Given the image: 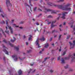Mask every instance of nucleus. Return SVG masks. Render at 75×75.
Returning a JSON list of instances; mask_svg holds the SVG:
<instances>
[{"instance_id":"55","label":"nucleus","mask_w":75,"mask_h":75,"mask_svg":"<svg viewBox=\"0 0 75 75\" xmlns=\"http://www.w3.org/2000/svg\"><path fill=\"white\" fill-rule=\"evenodd\" d=\"M42 53V52L41 51H40L39 52V54H41Z\"/></svg>"},{"instance_id":"12","label":"nucleus","mask_w":75,"mask_h":75,"mask_svg":"<svg viewBox=\"0 0 75 75\" xmlns=\"http://www.w3.org/2000/svg\"><path fill=\"white\" fill-rule=\"evenodd\" d=\"M1 31L2 32V34H3L4 35V36H5V37H6V35L4 33V32H3V30L1 28H0V31Z\"/></svg>"},{"instance_id":"34","label":"nucleus","mask_w":75,"mask_h":75,"mask_svg":"<svg viewBox=\"0 0 75 75\" xmlns=\"http://www.w3.org/2000/svg\"><path fill=\"white\" fill-rule=\"evenodd\" d=\"M71 37V36L70 35H69L67 36V39H69V37Z\"/></svg>"},{"instance_id":"54","label":"nucleus","mask_w":75,"mask_h":75,"mask_svg":"<svg viewBox=\"0 0 75 75\" xmlns=\"http://www.w3.org/2000/svg\"><path fill=\"white\" fill-rule=\"evenodd\" d=\"M60 17L59 16L58 18H57V20H59V18Z\"/></svg>"},{"instance_id":"46","label":"nucleus","mask_w":75,"mask_h":75,"mask_svg":"<svg viewBox=\"0 0 75 75\" xmlns=\"http://www.w3.org/2000/svg\"><path fill=\"white\" fill-rule=\"evenodd\" d=\"M65 24H66V22H64L63 25H65Z\"/></svg>"},{"instance_id":"22","label":"nucleus","mask_w":75,"mask_h":75,"mask_svg":"<svg viewBox=\"0 0 75 75\" xmlns=\"http://www.w3.org/2000/svg\"><path fill=\"white\" fill-rule=\"evenodd\" d=\"M29 36L30 37L29 38H28L29 41H30V40H31V37H32V36L31 35H29Z\"/></svg>"},{"instance_id":"26","label":"nucleus","mask_w":75,"mask_h":75,"mask_svg":"<svg viewBox=\"0 0 75 75\" xmlns=\"http://www.w3.org/2000/svg\"><path fill=\"white\" fill-rule=\"evenodd\" d=\"M37 7H35L34 8L33 11H36V10H37Z\"/></svg>"},{"instance_id":"53","label":"nucleus","mask_w":75,"mask_h":75,"mask_svg":"<svg viewBox=\"0 0 75 75\" xmlns=\"http://www.w3.org/2000/svg\"><path fill=\"white\" fill-rule=\"evenodd\" d=\"M34 64H31L30 65L31 66H33Z\"/></svg>"},{"instance_id":"41","label":"nucleus","mask_w":75,"mask_h":75,"mask_svg":"<svg viewBox=\"0 0 75 75\" xmlns=\"http://www.w3.org/2000/svg\"><path fill=\"white\" fill-rule=\"evenodd\" d=\"M52 38H50V41H52Z\"/></svg>"},{"instance_id":"19","label":"nucleus","mask_w":75,"mask_h":75,"mask_svg":"<svg viewBox=\"0 0 75 75\" xmlns=\"http://www.w3.org/2000/svg\"><path fill=\"white\" fill-rule=\"evenodd\" d=\"M47 4H48L49 6H52V3L50 2H47Z\"/></svg>"},{"instance_id":"27","label":"nucleus","mask_w":75,"mask_h":75,"mask_svg":"<svg viewBox=\"0 0 75 75\" xmlns=\"http://www.w3.org/2000/svg\"><path fill=\"white\" fill-rule=\"evenodd\" d=\"M13 27H19L18 26H16V24H13Z\"/></svg>"},{"instance_id":"1","label":"nucleus","mask_w":75,"mask_h":75,"mask_svg":"<svg viewBox=\"0 0 75 75\" xmlns=\"http://www.w3.org/2000/svg\"><path fill=\"white\" fill-rule=\"evenodd\" d=\"M55 7H57V6L58 7V8H60V9H62L63 10H65L66 11H67V10H71V8H68V7L69 6V4H67L65 5L64 6H63L62 5H57L56 4L53 5Z\"/></svg>"},{"instance_id":"64","label":"nucleus","mask_w":75,"mask_h":75,"mask_svg":"<svg viewBox=\"0 0 75 75\" xmlns=\"http://www.w3.org/2000/svg\"><path fill=\"white\" fill-rule=\"evenodd\" d=\"M6 30H7L8 28L7 27H6Z\"/></svg>"},{"instance_id":"52","label":"nucleus","mask_w":75,"mask_h":75,"mask_svg":"<svg viewBox=\"0 0 75 75\" xmlns=\"http://www.w3.org/2000/svg\"><path fill=\"white\" fill-rule=\"evenodd\" d=\"M26 45H28V42H26Z\"/></svg>"},{"instance_id":"31","label":"nucleus","mask_w":75,"mask_h":75,"mask_svg":"<svg viewBox=\"0 0 75 75\" xmlns=\"http://www.w3.org/2000/svg\"><path fill=\"white\" fill-rule=\"evenodd\" d=\"M66 51H67V50H66L65 51H64L62 54V55H65V54H66Z\"/></svg>"},{"instance_id":"49","label":"nucleus","mask_w":75,"mask_h":75,"mask_svg":"<svg viewBox=\"0 0 75 75\" xmlns=\"http://www.w3.org/2000/svg\"><path fill=\"white\" fill-rule=\"evenodd\" d=\"M44 50V48H43L42 49V51H43Z\"/></svg>"},{"instance_id":"35","label":"nucleus","mask_w":75,"mask_h":75,"mask_svg":"<svg viewBox=\"0 0 75 75\" xmlns=\"http://www.w3.org/2000/svg\"><path fill=\"white\" fill-rule=\"evenodd\" d=\"M58 32V31H55V30H53L52 31V33H55V32Z\"/></svg>"},{"instance_id":"32","label":"nucleus","mask_w":75,"mask_h":75,"mask_svg":"<svg viewBox=\"0 0 75 75\" xmlns=\"http://www.w3.org/2000/svg\"><path fill=\"white\" fill-rule=\"evenodd\" d=\"M68 64H67V66H65L64 67V68H65V69H67V68H68Z\"/></svg>"},{"instance_id":"48","label":"nucleus","mask_w":75,"mask_h":75,"mask_svg":"<svg viewBox=\"0 0 75 75\" xmlns=\"http://www.w3.org/2000/svg\"><path fill=\"white\" fill-rule=\"evenodd\" d=\"M46 21L47 22H48V21H49V20H47V19H46Z\"/></svg>"},{"instance_id":"33","label":"nucleus","mask_w":75,"mask_h":75,"mask_svg":"<svg viewBox=\"0 0 75 75\" xmlns=\"http://www.w3.org/2000/svg\"><path fill=\"white\" fill-rule=\"evenodd\" d=\"M27 51L28 53H30V52H31V50H27Z\"/></svg>"},{"instance_id":"39","label":"nucleus","mask_w":75,"mask_h":75,"mask_svg":"<svg viewBox=\"0 0 75 75\" xmlns=\"http://www.w3.org/2000/svg\"><path fill=\"white\" fill-rule=\"evenodd\" d=\"M36 25H40V24H39V23H38V22H37L36 23Z\"/></svg>"},{"instance_id":"7","label":"nucleus","mask_w":75,"mask_h":75,"mask_svg":"<svg viewBox=\"0 0 75 75\" xmlns=\"http://www.w3.org/2000/svg\"><path fill=\"white\" fill-rule=\"evenodd\" d=\"M12 57L13 58L14 60L15 61H17V55L15 54L12 56Z\"/></svg>"},{"instance_id":"2","label":"nucleus","mask_w":75,"mask_h":75,"mask_svg":"<svg viewBox=\"0 0 75 75\" xmlns=\"http://www.w3.org/2000/svg\"><path fill=\"white\" fill-rule=\"evenodd\" d=\"M6 0V4L7 6V7L8 10L9 11V12H10V9L8 8V6H10H10H11V4L10 3V1L9 0Z\"/></svg>"},{"instance_id":"61","label":"nucleus","mask_w":75,"mask_h":75,"mask_svg":"<svg viewBox=\"0 0 75 75\" xmlns=\"http://www.w3.org/2000/svg\"><path fill=\"white\" fill-rule=\"evenodd\" d=\"M45 29L43 31V33H45Z\"/></svg>"},{"instance_id":"58","label":"nucleus","mask_w":75,"mask_h":75,"mask_svg":"<svg viewBox=\"0 0 75 75\" xmlns=\"http://www.w3.org/2000/svg\"><path fill=\"white\" fill-rule=\"evenodd\" d=\"M47 24H51V22H49Z\"/></svg>"},{"instance_id":"8","label":"nucleus","mask_w":75,"mask_h":75,"mask_svg":"<svg viewBox=\"0 0 75 75\" xmlns=\"http://www.w3.org/2000/svg\"><path fill=\"white\" fill-rule=\"evenodd\" d=\"M56 22V20L54 21H53L52 23V24L51 25V28H53V27H55V26H57V25H54L53 24L54 23H55Z\"/></svg>"},{"instance_id":"16","label":"nucleus","mask_w":75,"mask_h":75,"mask_svg":"<svg viewBox=\"0 0 75 75\" xmlns=\"http://www.w3.org/2000/svg\"><path fill=\"white\" fill-rule=\"evenodd\" d=\"M45 38H44V36H42V38L40 39V41H44V40H45Z\"/></svg>"},{"instance_id":"42","label":"nucleus","mask_w":75,"mask_h":75,"mask_svg":"<svg viewBox=\"0 0 75 75\" xmlns=\"http://www.w3.org/2000/svg\"><path fill=\"white\" fill-rule=\"evenodd\" d=\"M41 15H42V14L41 13H40V14L38 16V17H40V16H41Z\"/></svg>"},{"instance_id":"63","label":"nucleus","mask_w":75,"mask_h":75,"mask_svg":"<svg viewBox=\"0 0 75 75\" xmlns=\"http://www.w3.org/2000/svg\"><path fill=\"white\" fill-rule=\"evenodd\" d=\"M62 26V25L61 24L60 25H59V27H61Z\"/></svg>"},{"instance_id":"15","label":"nucleus","mask_w":75,"mask_h":75,"mask_svg":"<svg viewBox=\"0 0 75 75\" xmlns=\"http://www.w3.org/2000/svg\"><path fill=\"white\" fill-rule=\"evenodd\" d=\"M25 7H27V6H28V7H30V11H32L31 7L30 6L26 4H25Z\"/></svg>"},{"instance_id":"5","label":"nucleus","mask_w":75,"mask_h":75,"mask_svg":"<svg viewBox=\"0 0 75 75\" xmlns=\"http://www.w3.org/2000/svg\"><path fill=\"white\" fill-rule=\"evenodd\" d=\"M6 24H7V27H8L9 28V30H10L11 33V34H13V30L11 28V26L9 27V26H8V25H7L8 24V22H7V20L6 21Z\"/></svg>"},{"instance_id":"60","label":"nucleus","mask_w":75,"mask_h":75,"mask_svg":"<svg viewBox=\"0 0 75 75\" xmlns=\"http://www.w3.org/2000/svg\"><path fill=\"white\" fill-rule=\"evenodd\" d=\"M2 22L4 24H5V22H4V21H2Z\"/></svg>"},{"instance_id":"9","label":"nucleus","mask_w":75,"mask_h":75,"mask_svg":"<svg viewBox=\"0 0 75 75\" xmlns=\"http://www.w3.org/2000/svg\"><path fill=\"white\" fill-rule=\"evenodd\" d=\"M65 14H68V12H64L62 13V16H63L61 17V18H62L63 19H65Z\"/></svg>"},{"instance_id":"29","label":"nucleus","mask_w":75,"mask_h":75,"mask_svg":"<svg viewBox=\"0 0 75 75\" xmlns=\"http://www.w3.org/2000/svg\"><path fill=\"white\" fill-rule=\"evenodd\" d=\"M5 33H7V34H9V31L8 30L7 31H5Z\"/></svg>"},{"instance_id":"21","label":"nucleus","mask_w":75,"mask_h":75,"mask_svg":"<svg viewBox=\"0 0 75 75\" xmlns=\"http://www.w3.org/2000/svg\"><path fill=\"white\" fill-rule=\"evenodd\" d=\"M13 39H14V40H12V39L11 40V42H14L16 40V39L15 38H14V37H13Z\"/></svg>"},{"instance_id":"56","label":"nucleus","mask_w":75,"mask_h":75,"mask_svg":"<svg viewBox=\"0 0 75 75\" xmlns=\"http://www.w3.org/2000/svg\"><path fill=\"white\" fill-rule=\"evenodd\" d=\"M4 61H5V57H4Z\"/></svg>"},{"instance_id":"44","label":"nucleus","mask_w":75,"mask_h":75,"mask_svg":"<svg viewBox=\"0 0 75 75\" xmlns=\"http://www.w3.org/2000/svg\"><path fill=\"white\" fill-rule=\"evenodd\" d=\"M38 10H39V11H42V10L40 9V8H38Z\"/></svg>"},{"instance_id":"36","label":"nucleus","mask_w":75,"mask_h":75,"mask_svg":"<svg viewBox=\"0 0 75 75\" xmlns=\"http://www.w3.org/2000/svg\"><path fill=\"white\" fill-rule=\"evenodd\" d=\"M62 63H65V61L63 59L62 60Z\"/></svg>"},{"instance_id":"13","label":"nucleus","mask_w":75,"mask_h":75,"mask_svg":"<svg viewBox=\"0 0 75 75\" xmlns=\"http://www.w3.org/2000/svg\"><path fill=\"white\" fill-rule=\"evenodd\" d=\"M38 0H29V3L31 7H33V5L31 4V1H37Z\"/></svg>"},{"instance_id":"47","label":"nucleus","mask_w":75,"mask_h":75,"mask_svg":"<svg viewBox=\"0 0 75 75\" xmlns=\"http://www.w3.org/2000/svg\"><path fill=\"white\" fill-rule=\"evenodd\" d=\"M50 72H53V70H51L50 71Z\"/></svg>"},{"instance_id":"18","label":"nucleus","mask_w":75,"mask_h":75,"mask_svg":"<svg viewBox=\"0 0 75 75\" xmlns=\"http://www.w3.org/2000/svg\"><path fill=\"white\" fill-rule=\"evenodd\" d=\"M49 46V45L48 43H47L46 44H45V48H47Z\"/></svg>"},{"instance_id":"40","label":"nucleus","mask_w":75,"mask_h":75,"mask_svg":"<svg viewBox=\"0 0 75 75\" xmlns=\"http://www.w3.org/2000/svg\"><path fill=\"white\" fill-rule=\"evenodd\" d=\"M61 35H60L59 37V39L60 40V38H61Z\"/></svg>"},{"instance_id":"59","label":"nucleus","mask_w":75,"mask_h":75,"mask_svg":"<svg viewBox=\"0 0 75 75\" xmlns=\"http://www.w3.org/2000/svg\"><path fill=\"white\" fill-rule=\"evenodd\" d=\"M14 20H12L11 21H12V22H14Z\"/></svg>"},{"instance_id":"28","label":"nucleus","mask_w":75,"mask_h":75,"mask_svg":"<svg viewBox=\"0 0 75 75\" xmlns=\"http://www.w3.org/2000/svg\"><path fill=\"white\" fill-rule=\"evenodd\" d=\"M52 16L51 15H49L47 17V18H52Z\"/></svg>"},{"instance_id":"10","label":"nucleus","mask_w":75,"mask_h":75,"mask_svg":"<svg viewBox=\"0 0 75 75\" xmlns=\"http://www.w3.org/2000/svg\"><path fill=\"white\" fill-rule=\"evenodd\" d=\"M0 12H2V14H1V16L2 17H4V13L3 11V9L1 8V7L0 6Z\"/></svg>"},{"instance_id":"37","label":"nucleus","mask_w":75,"mask_h":75,"mask_svg":"<svg viewBox=\"0 0 75 75\" xmlns=\"http://www.w3.org/2000/svg\"><path fill=\"white\" fill-rule=\"evenodd\" d=\"M60 59V56H59L58 58L57 59V60H59Z\"/></svg>"},{"instance_id":"43","label":"nucleus","mask_w":75,"mask_h":75,"mask_svg":"<svg viewBox=\"0 0 75 75\" xmlns=\"http://www.w3.org/2000/svg\"><path fill=\"white\" fill-rule=\"evenodd\" d=\"M19 58L20 59L21 61H22L23 60V59H21L20 57H19Z\"/></svg>"},{"instance_id":"3","label":"nucleus","mask_w":75,"mask_h":75,"mask_svg":"<svg viewBox=\"0 0 75 75\" xmlns=\"http://www.w3.org/2000/svg\"><path fill=\"white\" fill-rule=\"evenodd\" d=\"M45 10H46L47 11H51V13H54L56 14L57 12H58V11H54L49 9L45 8Z\"/></svg>"},{"instance_id":"6","label":"nucleus","mask_w":75,"mask_h":75,"mask_svg":"<svg viewBox=\"0 0 75 75\" xmlns=\"http://www.w3.org/2000/svg\"><path fill=\"white\" fill-rule=\"evenodd\" d=\"M73 43H74V44L71 43V42H69V43L70 44L71 47H72H72L70 48V49H72V48H73L74 47V46H75V40L73 41Z\"/></svg>"},{"instance_id":"51","label":"nucleus","mask_w":75,"mask_h":75,"mask_svg":"<svg viewBox=\"0 0 75 75\" xmlns=\"http://www.w3.org/2000/svg\"><path fill=\"white\" fill-rule=\"evenodd\" d=\"M59 52H60V51H61V49H60L59 50Z\"/></svg>"},{"instance_id":"57","label":"nucleus","mask_w":75,"mask_h":75,"mask_svg":"<svg viewBox=\"0 0 75 75\" xmlns=\"http://www.w3.org/2000/svg\"><path fill=\"white\" fill-rule=\"evenodd\" d=\"M20 28H21V29H22L23 28V27H19Z\"/></svg>"},{"instance_id":"14","label":"nucleus","mask_w":75,"mask_h":75,"mask_svg":"<svg viewBox=\"0 0 75 75\" xmlns=\"http://www.w3.org/2000/svg\"><path fill=\"white\" fill-rule=\"evenodd\" d=\"M18 73L19 75H20L21 74H22V71L21 70H19L18 71Z\"/></svg>"},{"instance_id":"30","label":"nucleus","mask_w":75,"mask_h":75,"mask_svg":"<svg viewBox=\"0 0 75 75\" xmlns=\"http://www.w3.org/2000/svg\"><path fill=\"white\" fill-rule=\"evenodd\" d=\"M3 41L5 43V44H7V41H6V40H3Z\"/></svg>"},{"instance_id":"20","label":"nucleus","mask_w":75,"mask_h":75,"mask_svg":"<svg viewBox=\"0 0 75 75\" xmlns=\"http://www.w3.org/2000/svg\"><path fill=\"white\" fill-rule=\"evenodd\" d=\"M8 44L11 46V47H14V45H12L11 43H10V42H8Z\"/></svg>"},{"instance_id":"45","label":"nucleus","mask_w":75,"mask_h":75,"mask_svg":"<svg viewBox=\"0 0 75 75\" xmlns=\"http://www.w3.org/2000/svg\"><path fill=\"white\" fill-rule=\"evenodd\" d=\"M23 38H26V36H25V35H24L23 36Z\"/></svg>"},{"instance_id":"50","label":"nucleus","mask_w":75,"mask_h":75,"mask_svg":"<svg viewBox=\"0 0 75 75\" xmlns=\"http://www.w3.org/2000/svg\"><path fill=\"white\" fill-rule=\"evenodd\" d=\"M35 69L33 71H32V72H35Z\"/></svg>"},{"instance_id":"4","label":"nucleus","mask_w":75,"mask_h":75,"mask_svg":"<svg viewBox=\"0 0 75 75\" xmlns=\"http://www.w3.org/2000/svg\"><path fill=\"white\" fill-rule=\"evenodd\" d=\"M2 45H3L4 48H5L3 50V51L5 52L6 54H7V55H8V52L7 51V50H6V49H7V50H8V49L7 48V47H5V46L3 44H2Z\"/></svg>"},{"instance_id":"17","label":"nucleus","mask_w":75,"mask_h":75,"mask_svg":"<svg viewBox=\"0 0 75 75\" xmlns=\"http://www.w3.org/2000/svg\"><path fill=\"white\" fill-rule=\"evenodd\" d=\"M49 58H50V57H47L45 58H44L45 60L42 62V63H44V62H45V60L46 59H49Z\"/></svg>"},{"instance_id":"38","label":"nucleus","mask_w":75,"mask_h":75,"mask_svg":"<svg viewBox=\"0 0 75 75\" xmlns=\"http://www.w3.org/2000/svg\"><path fill=\"white\" fill-rule=\"evenodd\" d=\"M24 23V22L22 21L20 23V24H23Z\"/></svg>"},{"instance_id":"25","label":"nucleus","mask_w":75,"mask_h":75,"mask_svg":"<svg viewBox=\"0 0 75 75\" xmlns=\"http://www.w3.org/2000/svg\"><path fill=\"white\" fill-rule=\"evenodd\" d=\"M64 1V0H59V1H57V2L58 3H59V2H63V1Z\"/></svg>"},{"instance_id":"24","label":"nucleus","mask_w":75,"mask_h":75,"mask_svg":"<svg viewBox=\"0 0 75 75\" xmlns=\"http://www.w3.org/2000/svg\"><path fill=\"white\" fill-rule=\"evenodd\" d=\"M15 49H16V50H17V51H18L19 50V48H18V47H15Z\"/></svg>"},{"instance_id":"11","label":"nucleus","mask_w":75,"mask_h":75,"mask_svg":"<svg viewBox=\"0 0 75 75\" xmlns=\"http://www.w3.org/2000/svg\"><path fill=\"white\" fill-rule=\"evenodd\" d=\"M38 42H39V40H37L36 42V45H38V48H40L41 47L40 46V44H38Z\"/></svg>"},{"instance_id":"62","label":"nucleus","mask_w":75,"mask_h":75,"mask_svg":"<svg viewBox=\"0 0 75 75\" xmlns=\"http://www.w3.org/2000/svg\"><path fill=\"white\" fill-rule=\"evenodd\" d=\"M32 20H33V21H35V19H34L33 18V19Z\"/></svg>"},{"instance_id":"23","label":"nucleus","mask_w":75,"mask_h":75,"mask_svg":"<svg viewBox=\"0 0 75 75\" xmlns=\"http://www.w3.org/2000/svg\"><path fill=\"white\" fill-rule=\"evenodd\" d=\"M74 27L73 28V30L74 31H75V25L73 26V25H71V28H72V27Z\"/></svg>"}]
</instances>
